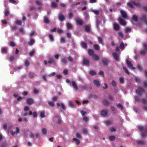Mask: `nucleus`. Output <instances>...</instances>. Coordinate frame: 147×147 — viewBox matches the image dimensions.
Returning a JSON list of instances; mask_svg holds the SVG:
<instances>
[{
  "instance_id": "f257e3e1",
  "label": "nucleus",
  "mask_w": 147,
  "mask_h": 147,
  "mask_svg": "<svg viewBox=\"0 0 147 147\" xmlns=\"http://www.w3.org/2000/svg\"><path fill=\"white\" fill-rule=\"evenodd\" d=\"M26 102L29 105H32L34 103L33 99L31 98H28L26 100Z\"/></svg>"
},
{
  "instance_id": "f03ea898",
  "label": "nucleus",
  "mask_w": 147,
  "mask_h": 147,
  "mask_svg": "<svg viewBox=\"0 0 147 147\" xmlns=\"http://www.w3.org/2000/svg\"><path fill=\"white\" fill-rule=\"evenodd\" d=\"M99 20H97V27L98 28V25L100 24L101 23V21L102 20L103 21V24H104L105 22V18L102 17L99 19Z\"/></svg>"
},
{
  "instance_id": "7ed1b4c3",
  "label": "nucleus",
  "mask_w": 147,
  "mask_h": 147,
  "mask_svg": "<svg viewBox=\"0 0 147 147\" xmlns=\"http://www.w3.org/2000/svg\"><path fill=\"white\" fill-rule=\"evenodd\" d=\"M93 83L95 86L97 87H99L100 85L99 80L97 79L94 80Z\"/></svg>"
},
{
  "instance_id": "20e7f679",
  "label": "nucleus",
  "mask_w": 147,
  "mask_h": 147,
  "mask_svg": "<svg viewBox=\"0 0 147 147\" xmlns=\"http://www.w3.org/2000/svg\"><path fill=\"white\" fill-rule=\"evenodd\" d=\"M126 63L128 66L130 68L132 69H135V68L133 67V65L130 61L128 60H127Z\"/></svg>"
},
{
  "instance_id": "39448f33",
  "label": "nucleus",
  "mask_w": 147,
  "mask_h": 147,
  "mask_svg": "<svg viewBox=\"0 0 147 147\" xmlns=\"http://www.w3.org/2000/svg\"><path fill=\"white\" fill-rule=\"evenodd\" d=\"M59 20L61 21H64L65 20V17L64 15L62 13H60L59 16Z\"/></svg>"
},
{
  "instance_id": "423d86ee",
  "label": "nucleus",
  "mask_w": 147,
  "mask_h": 147,
  "mask_svg": "<svg viewBox=\"0 0 147 147\" xmlns=\"http://www.w3.org/2000/svg\"><path fill=\"white\" fill-rule=\"evenodd\" d=\"M71 84L73 86L74 88L76 89V90H78V86L75 82L74 81H71Z\"/></svg>"
},
{
  "instance_id": "0eeeda50",
  "label": "nucleus",
  "mask_w": 147,
  "mask_h": 147,
  "mask_svg": "<svg viewBox=\"0 0 147 147\" xmlns=\"http://www.w3.org/2000/svg\"><path fill=\"white\" fill-rule=\"evenodd\" d=\"M136 92L138 95H140L143 92V90L142 88H140L136 90Z\"/></svg>"
},
{
  "instance_id": "6e6552de",
  "label": "nucleus",
  "mask_w": 147,
  "mask_h": 147,
  "mask_svg": "<svg viewBox=\"0 0 147 147\" xmlns=\"http://www.w3.org/2000/svg\"><path fill=\"white\" fill-rule=\"evenodd\" d=\"M76 21L78 24L82 25L83 24L82 21L79 18H77L76 19Z\"/></svg>"
},
{
  "instance_id": "1a4fd4ad",
  "label": "nucleus",
  "mask_w": 147,
  "mask_h": 147,
  "mask_svg": "<svg viewBox=\"0 0 147 147\" xmlns=\"http://www.w3.org/2000/svg\"><path fill=\"white\" fill-rule=\"evenodd\" d=\"M103 65H107L109 62V60L107 58H103L102 60Z\"/></svg>"
},
{
  "instance_id": "9d476101",
  "label": "nucleus",
  "mask_w": 147,
  "mask_h": 147,
  "mask_svg": "<svg viewBox=\"0 0 147 147\" xmlns=\"http://www.w3.org/2000/svg\"><path fill=\"white\" fill-rule=\"evenodd\" d=\"M119 22L120 24L123 26H125L126 25V23L121 18H119Z\"/></svg>"
},
{
  "instance_id": "9b49d317",
  "label": "nucleus",
  "mask_w": 147,
  "mask_h": 147,
  "mask_svg": "<svg viewBox=\"0 0 147 147\" xmlns=\"http://www.w3.org/2000/svg\"><path fill=\"white\" fill-rule=\"evenodd\" d=\"M61 60L62 63L63 65L66 64L67 61L65 57L63 56H62L61 58Z\"/></svg>"
},
{
  "instance_id": "f8f14e48",
  "label": "nucleus",
  "mask_w": 147,
  "mask_h": 147,
  "mask_svg": "<svg viewBox=\"0 0 147 147\" xmlns=\"http://www.w3.org/2000/svg\"><path fill=\"white\" fill-rule=\"evenodd\" d=\"M92 59L96 61H98L100 59V57L98 55L94 54L93 56Z\"/></svg>"
},
{
  "instance_id": "ddd939ff",
  "label": "nucleus",
  "mask_w": 147,
  "mask_h": 147,
  "mask_svg": "<svg viewBox=\"0 0 147 147\" xmlns=\"http://www.w3.org/2000/svg\"><path fill=\"white\" fill-rule=\"evenodd\" d=\"M113 56L115 60H119V57L118 54L115 53H113Z\"/></svg>"
},
{
  "instance_id": "4468645a",
  "label": "nucleus",
  "mask_w": 147,
  "mask_h": 147,
  "mask_svg": "<svg viewBox=\"0 0 147 147\" xmlns=\"http://www.w3.org/2000/svg\"><path fill=\"white\" fill-rule=\"evenodd\" d=\"M120 12L123 18H125L127 17V15L125 11H123L121 10Z\"/></svg>"
},
{
  "instance_id": "2eb2a0df",
  "label": "nucleus",
  "mask_w": 147,
  "mask_h": 147,
  "mask_svg": "<svg viewBox=\"0 0 147 147\" xmlns=\"http://www.w3.org/2000/svg\"><path fill=\"white\" fill-rule=\"evenodd\" d=\"M88 54L90 56H93L94 54V52L93 50L91 49H89L88 51Z\"/></svg>"
},
{
  "instance_id": "dca6fc26",
  "label": "nucleus",
  "mask_w": 147,
  "mask_h": 147,
  "mask_svg": "<svg viewBox=\"0 0 147 147\" xmlns=\"http://www.w3.org/2000/svg\"><path fill=\"white\" fill-rule=\"evenodd\" d=\"M83 63L86 65H89V61L88 60L84 59L83 60Z\"/></svg>"
},
{
  "instance_id": "f3484780",
  "label": "nucleus",
  "mask_w": 147,
  "mask_h": 147,
  "mask_svg": "<svg viewBox=\"0 0 147 147\" xmlns=\"http://www.w3.org/2000/svg\"><path fill=\"white\" fill-rule=\"evenodd\" d=\"M113 28L115 30H118L119 29V26L118 24H114Z\"/></svg>"
},
{
  "instance_id": "a211bd4d",
  "label": "nucleus",
  "mask_w": 147,
  "mask_h": 147,
  "mask_svg": "<svg viewBox=\"0 0 147 147\" xmlns=\"http://www.w3.org/2000/svg\"><path fill=\"white\" fill-rule=\"evenodd\" d=\"M91 11L93 12L96 15L98 14L99 13V11L98 10L94 9H91Z\"/></svg>"
},
{
  "instance_id": "6ab92c4d",
  "label": "nucleus",
  "mask_w": 147,
  "mask_h": 147,
  "mask_svg": "<svg viewBox=\"0 0 147 147\" xmlns=\"http://www.w3.org/2000/svg\"><path fill=\"white\" fill-rule=\"evenodd\" d=\"M107 112L105 110H102L101 111V114L103 116H105L107 114Z\"/></svg>"
},
{
  "instance_id": "aec40b11",
  "label": "nucleus",
  "mask_w": 147,
  "mask_h": 147,
  "mask_svg": "<svg viewBox=\"0 0 147 147\" xmlns=\"http://www.w3.org/2000/svg\"><path fill=\"white\" fill-rule=\"evenodd\" d=\"M40 116L42 118H43L45 117V112L44 111H42L40 112Z\"/></svg>"
},
{
  "instance_id": "412c9836",
  "label": "nucleus",
  "mask_w": 147,
  "mask_h": 147,
  "mask_svg": "<svg viewBox=\"0 0 147 147\" xmlns=\"http://www.w3.org/2000/svg\"><path fill=\"white\" fill-rule=\"evenodd\" d=\"M73 140L75 142L76 144H77V145H78L80 143V140L78 139H76L75 138H73Z\"/></svg>"
},
{
  "instance_id": "4be33fe9",
  "label": "nucleus",
  "mask_w": 147,
  "mask_h": 147,
  "mask_svg": "<svg viewBox=\"0 0 147 147\" xmlns=\"http://www.w3.org/2000/svg\"><path fill=\"white\" fill-rule=\"evenodd\" d=\"M42 131L43 134L45 135L47 134V130L45 128H42Z\"/></svg>"
},
{
  "instance_id": "5701e85b",
  "label": "nucleus",
  "mask_w": 147,
  "mask_h": 147,
  "mask_svg": "<svg viewBox=\"0 0 147 147\" xmlns=\"http://www.w3.org/2000/svg\"><path fill=\"white\" fill-rule=\"evenodd\" d=\"M35 42V40L33 39H31L29 42V45H32Z\"/></svg>"
},
{
  "instance_id": "b1692460",
  "label": "nucleus",
  "mask_w": 147,
  "mask_h": 147,
  "mask_svg": "<svg viewBox=\"0 0 147 147\" xmlns=\"http://www.w3.org/2000/svg\"><path fill=\"white\" fill-rule=\"evenodd\" d=\"M68 104L69 105V106L70 107L73 108L74 107H75L74 104L72 103L71 101L70 100L68 102Z\"/></svg>"
},
{
  "instance_id": "393cba45",
  "label": "nucleus",
  "mask_w": 147,
  "mask_h": 147,
  "mask_svg": "<svg viewBox=\"0 0 147 147\" xmlns=\"http://www.w3.org/2000/svg\"><path fill=\"white\" fill-rule=\"evenodd\" d=\"M94 49L96 50H98L99 49V46L97 44H96L94 45Z\"/></svg>"
},
{
  "instance_id": "a878e982",
  "label": "nucleus",
  "mask_w": 147,
  "mask_h": 147,
  "mask_svg": "<svg viewBox=\"0 0 147 147\" xmlns=\"http://www.w3.org/2000/svg\"><path fill=\"white\" fill-rule=\"evenodd\" d=\"M81 45L83 48H86L87 47L86 44L84 42H82L81 43Z\"/></svg>"
},
{
  "instance_id": "bb28decb",
  "label": "nucleus",
  "mask_w": 147,
  "mask_h": 147,
  "mask_svg": "<svg viewBox=\"0 0 147 147\" xmlns=\"http://www.w3.org/2000/svg\"><path fill=\"white\" fill-rule=\"evenodd\" d=\"M57 4L53 1H52L51 3V7H56L57 6Z\"/></svg>"
},
{
  "instance_id": "cd10ccee",
  "label": "nucleus",
  "mask_w": 147,
  "mask_h": 147,
  "mask_svg": "<svg viewBox=\"0 0 147 147\" xmlns=\"http://www.w3.org/2000/svg\"><path fill=\"white\" fill-rule=\"evenodd\" d=\"M103 103L105 105H107L109 104V102L107 100H104L103 101Z\"/></svg>"
},
{
  "instance_id": "c85d7f7f",
  "label": "nucleus",
  "mask_w": 147,
  "mask_h": 147,
  "mask_svg": "<svg viewBox=\"0 0 147 147\" xmlns=\"http://www.w3.org/2000/svg\"><path fill=\"white\" fill-rule=\"evenodd\" d=\"M48 103L49 105L51 107H53L54 106V103L52 101H49L48 102Z\"/></svg>"
},
{
  "instance_id": "c756f323",
  "label": "nucleus",
  "mask_w": 147,
  "mask_h": 147,
  "mask_svg": "<svg viewBox=\"0 0 147 147\" xmlns=\"http://www.w3.org/2000/svg\"><path fill=\"white\" fill-rule=\"evenodd\" d=\"M49 63H55V62L54 59L52 58H50L49 61Z\"/></svg>"
},
{
  "instance_id": "7c9ffc66",
  "label": "nucleus",
  "mask_w": 147,
  "mask_h": 147,
  "mask_svg": "<svg viewBox=\"0 0 147 147\" xmlns=\"http://www.w3.org/2000/svg\"><path fill=\"white\" fill-rule=\"evenodd\" d=\"M35 51L34 49H33L29 53L30 55L32 56L35 53Z\"/></svg>"
},
{
  "instance_id": "2f4dec72",
  "label": "nucleus",
  "mask_w": 147,
  "mask_h": 147,
  "mask_svg": "<svg viewBox=\"0 0 147 147\" xmlns=\"http://www.w3.org/2000/svg\"><path fill=\"white\" fill-rule=\"evenodd\" d=\"M16 24L19 25H22V22L20 20H17L16 22Z\"/></svg>"
},
{
  "instance_id": "473e14b6",
  "label": "nucleus",
  "mask_w": 147,
  "mask_h": 147,
  "mask_svg": "<svg viewBox=\"0 0 147 147\" xmlns=\"http://www.w3.org/2000/svg\"><path fill=\"white\" fill-rule=\"evenodd\" d=\"M109 130L111 132L115 131H116V129L114 127H112L110 128Z\"/></svg>"
},
{
  "instance_id": "72a5a7b5",
  "label": "nucleus",
  "mask_w": 147,
  "mask_h": 147,
  "mask_svg": "<svg viewBox=\"0 0 147 147\" xmlns=\"http://www.w3.org/2000/svg\"><path fill=\"white\" fill-rule=\"evenodd\" d=\"M49 37L51 41H54L53 37L52 34H50L49 35Z\"/></svg>"
},
{
  "instance_id": "f704fd0d",
  "label": "nucleus",
  "mask_w": 147,
  "mask_h": 147,
  "mask_svg": "<svg viewBox=\"0 0 147 147\" xmlns=\"http://www.w3.org/2000/svg\"><path fill=\"white\" fill-rule=\"evenodd\" d=\"M49 19L48 18L45 17L44 18V22L46 23H49Z\"/></svg>"
},
{
  "instance_id": "c9c22d12",
  "label": "nucleus",
  "mask_w": 147,
  "mask_h": 147,
  "mask_svg": "<svg viewBox=\"0 0 147 147\" xmlns=\"http://www.w3.org/2000/svg\"><path fill=\"white\" fill-rule=\"evenodd\" d=\"M98 40L99 43L100 44H101L103 45V42L102 38L100 37H98Z\"/></svg>"
},
{
  "instance_id": "e433bc0d",
  "label": "nucleus",
  "mask_w": 147,
  "mask_h": 147,
  "mask_svg": "<svg viewBox=\"0 0 147 147\" xmlns=\"http://www.w3.org/2000/svg\"><path fill=\"white\" fill-rule=\"evenodd\" d=\"M67 28L68 29H70L71 28V25L69 23H67L66 24Z\"/></svg>"
},
{
  "instance_id": "4c0bfd02",
  "label": "nucleus",
  "mask_w": 147,
  "mask_h": 147,
  "mask_svg": "<svg viewBox=\"0 0 147 147\" xmlns=\"http://www.w3.org/2000/svg\"><path fill=\"white\" fill-rule=\"evenodd\" d=\"M138 127L140 131L142 132L144 129L143 126H138Z\"/></svg>"
},
{
  "instance_id": "58836bf2",
  "label": "nucleus",
  "mask_w": 147,
  "mask_h": 147,
  "mask_svg": "<svg viewBox=\"0 0 147 147\" xmlns=\"http://www.w3.org/2000/svg\"><path fill=\"white\" fill-rule=\"evenodd\" d=\"M67 59L69 61L71 62H73V59L71 57L69 56L67 58Z\"/></svg>"
},
{
  "instance_id": "ea45409f",
  "label": "nucleus",
  "mask_w": 147,
  "mask_h": 147,
  "mask_svg": "<svg viewBox=\"0 0 147 147\" xmlns=\"http://www.w3.org/2000/svg\"><path fill=\"white\" fill-rule=\"evenodd\" d=\"M36 4L38 5H40L42 4L41 1L40 0L36 1Z\"/></svg>"
},
{
  "instance_id": "a19ab883",
  "label": "nucleus",
  "mask_w": 147,
  "mask_h": 147,
  "mask_svg": "<svg viewBox=\"0 0 147 147\" xmlns=\"http://www.w3.org/2000/svg\"><path fill=\"white\" fill-rule=\"evenodd\" d=\"M123 69L127 74L128 75L129 74V72L125 67H123Z\"/></svg>"
},
{
  "instance_id": "79ce46f5",
  "label": "nucleus",
  "mask_w": 147,
  "mask_h": 147,
  "mask_svg": "<svg viewBox=\"0 0 147 147\" xmlns=\"http://www.w3.org/2000/svg\"><path fill=\"white\" fill-rule=\"evenodd\" d=\"M117 106L120 109H121V110H122L123 109V107L121 105L120 103H119L117 105Z\"/></svg>"
},
{
  "instance_id": "37998d69",
  "label": "nucleus",
  "mask_w": 147,
  "mask_h": 147,
  "mask_svg": "<svg viewBox=\"0 0 147 147\" xmlns=\"http://www.w3.org/2000/svg\"><path fill=\"white\" fill-rule=\"evenodd\" d=\"M111 84L114 87H115L116 86V84L114 80H112L111 82Z\"/></svg>"
},
{
  "instance_id": "c03bdc74",
  "label": "nucleus",
  "mask_w": 147,
  "mask_h": 147,
  "mask_svg": "<svg viewBox=\"0 0 147 147\" xmlns=\"http://www.w3.org/2000/svg\"><path fill=\"white\" fill-rule=\"evenodd\" d=\"M85 30L87 32H89L90 30V27L88 26H86L85 27Z\"/></svg>"
},
{
  "instance_id": "a18cd8bd",
  "label": "nucleus",
  "mask_w": 147,
  "mask_h": 147,
  "mask_svg": "<svg viewBox=\"0 0 147 147\" xmlns=\"http://www.w3.org/2000/svg\"><path fill=\"white\" fill-rule=\"evenodd\" d=\"M109 138L110 140L113 141L115 139V137L114 136H109Z\"/></svg>"
},
{
  "instance_id": "49530a36",
  "label": "nucleus",
  "mask_w": 147,
  "mask_h": 147,
  "mask_svg": "<svg viewBox=\"0 0 147 147\" xmlns=\"http://www.w3.org/2000/svg\"><path fill=\"white\" fill-rule=\"evenodd\" d=\"M60 106L61 107L62 109L63 110H65V107L63 103H61L60 104Z\"/></svg>"
},
{
  "instance_id": "de8ad7c7",
  "label": "nucleus",
  "mask_w": 147,
  "mask_h": 147,
  "mask_svg": "<svg viewBox=\"0 0 147 147\" xmlns=\"http://www.w3.org/2000/svg\"><path fill=\"white\" fill-rule=\"evenodd\" d=\"M55 72H53L52 73H51L50 74H49L48 75V76L49 77H51L52 76H53L55 75Z\"/></svg>"
},
{
  "instance_id": "09e8293b",
  "label": "nucleus",
  "mask_w": 147,
  "mask_h": 147,
  "mask_svg": "<svg viewBox=\"0 0 147 147\" xmlns=\"http://www.w3.org/2000/svg\"><path fill=\"white\" fill-rule=\"evenodd\" d=\"M90 75H94L96 74V73L93 71H91L90 72Z\"/></svg>"
},
{
  "instance_id": "8fccbe9b",
  "label": "nucleus",
  "mask_w": 147,
  "mask_h": 147,
  "mask_svg": "<svg viewBox=\"0 0 147 147\" xmlns=\"http://www.w3.org/2000/svg\"><path fill=\"white\" fill-rule=\"evenodd\" d=\"M30 65V63L28 60L26 61L25 62V65L26 67H28Z\"/></svg>"
},
{
  "instance_id": "3c124183",
  "label": "nucleus",
  "mask_w": 147,
  "mask_h": 147,
  "mask_svg": "<svg viewBox=\"0 0 147 147\" xmlns=\"http://www.w3.org/2000/svg\"><path fill=\"white\" fill-rule=\"evenodd\" d=\"M33 91L35 94H37L39 92V90L36 89H34Z\"/></svg>"
},
{
  "instance_id": "603ef678",
  "label": "nucleus",
  "mask_w": 147,
  "mask_h": 147,
  "mask_svg": "<svg viewBox=\"0 0 147 147\" xmlns=\"http://www.w3.org/2000/svg\"><path fill=\"white\" fill-rule=\"evenodd\" d=\"M133 20L135 22L137 21V16L135 15H134L132 18Z\"/></svg>"
},
{
  "instance_id": "864d4df0",
  "label": "nucleus",
  "mask_w": 147,
  "mask_h": 147,
  "mask_svg": "<svg viewBox=\"0 0 147 147\" xmlns=\"http://www.w3.org/2000/svg\"><path fill=\"white\" fill-rule=\"evenodd\" d=\"M80 113L82 116H84L87 113L86 111H81Z\"/></svg>"
},
{
  "instance_id": "5fc2aeb1",
  "label": "nucleus",
  "mask_w": 147,
  "mask_h": 147,
  "mask_svg": "<svg viewBox=\"0 0 147 147\" xmlns=\"http://www.w3.org/2000/svg\"><path fill=\"white\" fill-rule=\"evenodd\" d=\"M83 120L84 121H85L86 122H87L88 121V119L87 117H83Z\"/></svg>"
},
{
  "instance_id": "6e6d98bb",
  "label": "nucleus",
  "mask_w": 147,
  "mask_h": 147,
  "mask_svg": "<svg viewBox=\"0 0 147 147\" xmlns=\"http://www.w3.org/2000/svg\"><path fill=\"white\" fill-rule=\"evenodd\" d=\"M9 44L11 46L15 47V44L13 42L10 41Z\"/></svg>"
},
{
  "instance_id": "4d7b16f0",
  "label": "nucleus",
  "mask_w": 147,
  "mask_h": 147,
  "mask_svg": "<svg viewBox=\"0 0 147 147\" xmlns=\"http://www.w3.org/2000/svg\"><path fill=\"white\" fill-rule=\"evenodd\" d=\"M124 46L123 43V42H121L119 46L120 48L121 49H123L124 48Z\"/></svg>"
},
{
  "instance_id": "13d9d810",
  "label": "nucleus",
  "mask_w": 147,
  "mask_h": 147,
  "mask_svg": "<svg viewBox=\"0 0 147 147\" xmlns=\"http://www.w3.org/2000/svg\"><path fill=\"white\" fill-rule=\"evenodd\" d=\"M32 115L33 117L35 118L37 116V113L35 112H34L33 113Z\"/></svg>"
},
{
  "instance_id": "bf43d9fd",
  "label": "nucleus",
  "mask_w": 147,
  "mask_h": 147,
  "mask_svg": "<svg viewBox=\"0 0 147 147\" xmlns=\"http://www.w3.org/2000/svg\"><path fill=\"white\" fill-rule=\"evenodd\" d=\"M42 79L45 81H47V80L46 78V76L45 75H43L42 76Z\"/></svg>"
},
{
  "instance_id": "052dcab7",
  "label": "nucleus",
  "mask_w": 147,
  "mask_h": 147,
  "mask_svg": "<svg viewBox=\"0 0 147 147\" xmlns=\"http://www.w3.org/2000/svg\"><path fill=\"white\" fill-rule=\"evenodd\" d=\"M131 31V28H126L125 32H129Z\"/></svg>"
},
{
  "instance_id": "680f3d73",
  "label": "nucleus",
  "mask_w": 147,
  "mask_h": 147,
  "mask_svg": "<svg viewBox=\"0 0 147 147\" xmlns=\"http://www.w3.org/2000/svg\"><path fill=\"white\" fill-rule=\"evenodd\" d=\"M76 136L77 137L79 138H82L81 136L78 133H77L76 134Z\"/></svg>"
},
{
  "instance_id": "e2e57ef3",
  "label": "nucleus",
  "mask_w": 147,
  "mask_h": 147,
  "mask_svg": "<svg viewBox=\"0 0 147 147\" xmlns=\"http://www.w3.org/2000/svg\"><path fill=\"white\" fill-rule=\"evenodd\" d=\"M60 41L62 43H64L65 42V39L63 37H61V38Z\"/></svg>"
},
{
  "instance_id": "0e129e2a",
  "label": "nucleus",
  "mask_w": 147,
  "mask_h": 147,
  "mask_svg": "<svg viewBox=\"0 0 147 147\" xmlns=\"http://www.w3.org/2000/svg\"><path fill=\"white\" fill-rule=\"evenodd\" d=\"M127 5L128 7H130L131 8H133V6L132 5L131 3H127Z\"/></svg>"
},
{
  "instance_id": "69168bd1",
  "label": "nucleus",
  "mask_w": 147,
  "mask_h": 147,
  "mask_svg": "<svg viewBox=\"0 0 147 147\" xmlns=\"http://www.w3.org/2000/svg\"><path fill=\"white\" fill-rule=\"evenodd\" d=\"M9 11L7 10H6L5 12V15L6 16H7L9 15Z\"/></svg>"
},
{
  "instance_id": "338daca9",
  "label": "nucleus",
  "mask_w": 147,
  "mask_h": 147,
  "mask_svg": "<svg viewBox=\"0 0 147 147\" xmlns=\"http://www.w3.org/2000/svg\"><path fill=\"white\" fill-rule=\"evenodd\" d=\"M82 132L84 134H86L87 133L88 131L86 129H82Z\"/></svg>"
},
{
  "instance_id": "774afa93",
  "label": "nucleus",
  "mask_w": 147,
  "mask_h": 147,
  "mask_svg": "<svg viewBox=\"0 0 147 147\" xmlns=\"http://www.w3.org/2000/svg\"><path fill=\"white\" fill-rule=\"evenodd\" d=\"M119 81L121 83H123L124 82L123 78H119Z\"/></svg>"
}]
</instances>
